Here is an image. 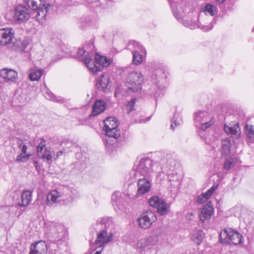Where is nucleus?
I'll use <instances>...</instances> for the list:
<instances>
[{"label": "nucleus", "instance_id": "1", "mask_svg": "<svg viewBox=\"0 0 254 254\" xmlns=\"http://www.w3.org/2000/svg\"><path fill=\"white\" fill-rule=\"evenodd\" d=\"M92 50H89L87 46L78 50L77 58L83 61L88 68L93 73L101 71L103 67H107L113 62L111 59L98 54L94 55Z\"/></svg>", "mask_w": 254, "mask_h": 254}, {"label": "nucleus", "instance_id": "2", "mask_svg": "<svg viewBox=\"0 0 254 254\" xmlns=\"http://www.w3.org/2000/svg\"><path fill=\"white\" fill-rule=\"evenodd\" d=\"M151 169L152 174L154 172L166 174L170 182L177 181L179 179L177 164L171 154H166L165 157L159 161H152Z\"/></svg>", "mask_w": 254, "mask_h": 254}, {"label": "nucleus", "instance_id": "3", "mask_svg": "<svg viewBox=\"0 0 254 254\" xmlns=\"http://www.w3.org/2000/svg\"><path fill=\"white\" fill-rule=\"evenodd\" d=\"M194 121L197 127V132L202 141L209 144L214 140V137H208L207 129L215 123L212 115L206 111H199L194 114Z\"/></svg>", "mask_w": 254, "mask_h": 254}, {"label": "nucleus", "instance_id": "4", "mask_svg": "<svg viewBox=\"0 0 254 254\" xmlns=\"http://www.w3.org/2000/svg\"><path fill=\"white\" fill-rule=\"evenodd\" d=\"M35 14L34 17L41 23L46 20L47 14L53 9V6L47 3L44 0H23Z\"/></svg>", "mask_w": 254, "mask_h": 254}, {"label": "nucleus", "instance_id": "5", "mask_svg": "<svg viewBox=\"0 0 254 254\" xmlns=\"http://www.w3.org/2000/svg\"><path fill=\"white\" fill-rule=\"evenodd\" d=\"M98 223L104 225V229L101 231L97 236L95 243L99 244L97 248V250L94 254H101L105 246L111 242L113 240V234L112 232H108L107 228L112 225V218L105 217L98 220Z\"/></svg>", "mask_w": 254, "mask_h": 254}, {"label": "nucleus", "instance_id": "6", "mask_svg": "<svg viewBox=\"0 0 254 254\" xmlns=\"http://www.w3.org/2000/svg\"><path fill=\"white\" fill-rule=\"evenodd\" d=\"M219 241L222 244L238 245L244 242V238L238 231L231 228H227L220 233Z\"/></svg>", "mask_w": 254, "mask_h": 254}, {"label": "nucleus", "instance_id": "7", "mask_svg": "<svg viewBox=\"0 0 254 254\" xmlns=\"http://www.w3.org/2000/svg\"><path fill=\"white\" fill-rule=\"evenodd\" d=\"M152 160L148 157L138 158L134 167V176L135 178L139 177L150 178L152 176L151 166Z\"/></svg>", "mask_w": 254, "mask_h": 254}, {"label": "nucleus", "instance_id": "8", "mask_svg": "<svg viewBox=\"0 0 254 254\" xmlns=\"http://www.w3.org/2000/svg\"><path fill=\"white\" fill-rule=\"evenodd\" d=\"M143 80V75L140 71L130 72L126 79L127 86L128 87L127 92L129 93L139 92Z\"/></svg>", "mask_w": 254, "mask_h": 254}, {"label": "nucleus", "instance_id": "9", "mask_svg": "<svg viewBox=\"0 0 254 254\" xmlns=\"http://www.w3.org/2000/svg\"><path fill=\"white\" fill-rule=\"evenodd\" d=\"M64 226L55 222L48 224L45 228V235L52 242L59 241L64 235Z\"/></svg>", "mask_w": 254, "mask_h": 254}, {"label": "nucleus", "instance_id": "10", "mask_svg": "<svg viewBox=\"0 0 254 254\" xmlns=\"http://www.w3.org/2000/svg\"><path fill=\"white\" fill-rule=\"evenodd\" d=\"M32 15L30 8L23 4L18 5L14 8L13 20L17 24H22L27 21Z\"/></svg>", "mask_w": 254, "mask_h": 254}, {"label": "nucleus", "instance_id": "11", "mask_svg": "<svg viewBox=\"0 0 254 254\" xmlns=\"http://www.w3.org/2000/svg\"><path fill=\"white\" fill-rule=\"evenodd\" d=\"M103 130L109 137L117 139L120 136V131L117 129L118 123L116 118L110 117L104 121Z\"/></svg>", "mask_w": 254, "mask_h": 254}, {"label": "nucleus", "instance_id": "12", "mask_svg": "<svg viewBox=\"0 0 254 254\" xmlns=\"http://www.w3.org/2000/svg\"><path fill=\"white\" fill-rule=\"evenodd\" d=\"M155 214L150 210L141 213L137 219V223L139 227L143 229L149 228L156 220Z\"/></svg>", "mask_w": 254, "mask_h": 254}, {"label": "nucleus", "instance_id": "13", "mask_svg": "<svg viewBox=\"0 0 254 254\" xmlns=\"http://www.w3.org/2000/svg\"><path fill=\"white\" fill-rule=\"evenodd\" d=\"M148 203L151 206L156 208L157 212L161 215L166 214L170 209L169 205L157 196L151 197Z\"/></svg>", "mask_w": 254, "mask_h": 254}, {"label": "nucleus", "instance_id": "14", "mask_svg": "<svg viewBox=\"0 0 254 254\" xmlns=\"http://www.w3.org/2000/svg\"><path fill=\"white\" fill-rule=\"evenodd\" d=\"M68 200V196L64 194H61L57 190L50 191L47 195L46 203L49 206H55L58 202L64 200Z\"/></svg>", "mask_w": 254, "mask_h": 254}, {"label": "nucleus", "instance_id": "15", "mask_svg": "<svg viewBox=\"0 0 254 254\" xmlns=\"http://www.w3.org/2000/svg\"><path fill=\"white\" fill-rule=\"evenodd\" d=\"M14 31L11 28L0 29V45L6 46L14 40Z\"/></svg>", "mask_w": 254, "mask_h": 254}, {"label": "nucleus", "instance_id": "16", "mask_svg": "<svg viewBox=\"0 0 254 254\" xmlns=\"http://www.w3.org/2000/svg\"><path fill=\"white\" fill-rule=\"evenodd\" d=\"M37 154L39 158L46 159L48 162H50L52 161L54 152L46 148L45 141L44 139H41L37 147Z\"/></svg>", "mask_w": 254, "mask_h": 254}, {"label": "nucleus", "instance_id": "17", "mask_svg": "<svg viewBox=\"0 0 254 254\" xmlns=\"http://www.w3.org/2000/svg\"><path fill=\"white\" fill-rule=\"evenodd\" d=\"M17 144L20 153L17 156L16 162L18 163L26 162L31 156V155L27 152V146L26 143L21 139H18Z\"/></svg>", "mask_w": 254, "mask_h": 254}, {"label": "nucleus", "instance_id": "18", "mask_svg": "<svg viewBox=\"0 0 254 254\" xmlns=\"http://www.w3.org/2000/svg\"><path fill=\"white\" fill-rule=\"evenodd\" d=\"M150 178L139 177L136 179L138 180L137 184V193L138 195H142L148 193L151 188V183L149 181Z\"/></svg>", "mask_w": 254, "mask_h": 254}, {"label": "nucleus", "instance_id": "19", "mask_svg": "<svg viewBox=\"0 0 254 254\" xmlns=\"http://www.w3.org/2000/svg\"><path fill=\"white\" fill-rule=\"evenodd\" d=\"M0 76L5 82L9 83H16L18 79L17 72L8 68H5L0 70Z\"/></svg>", "mask_w": 254, "mask_h": 254}, {"label": "nucleus", "instance_id": "20", "mask_svg": "<svg viewBox=\"0 0 254 254\" xmlns=\"http://www.w3.org/2000/svg\"><path fill=\"white\" fill-rule=\"evenodd\" d=\"M213 212L214 209L212 203L209 202L203 205L200 210L199 214L200 221L202 222L209 221Z\"/></svg>", "mask_w": 254, "mask_h": 254}, {"label": "nucleus", "instance_id": "21", "mask_svg": "<svg viewBox=\"0 0 254 254\" xmlns=\"http://www.w3.org/2000/svg\"><path fill=\"white\" fill-rule=\"evenodd\" d=\"M28 102L27 95L23 92H16L12 98V105L15 107H22Z\"/></svg>", "mask_w": 254, "mask_h": 254}, {"label": "nucleus", "instance_id": "22", "mask_svg": "<svg viewBox=\"0 0 254 254\" xmlns=\"http://www.w3.org/2000/svg\"><path fill=\"white\" fill-rule=\"evenodd\" d=\"M47 247L44 241H39L35 244H32L29 254H47Z\"/></svg>", "mask_w": 254, "mask_h": 254}, {"label": "nucleus", "instance_id": "23", "mask_svg": "<svg viewBox=\"0 0 254 254\" xmlns=\"http://www.w3.org/2000/svg\"><path fill=\"white\" fill-rule=\"evenodd\" d=\"M182 23L184 26L191 29L200 27L201 29L204 31H208L211 30L213 27V24L212 23H210L209 25L207 26L202 25L201 26L198 23H196V21H192L191 19H184L182 20Z\"/></svg>", "mask_w": 254, "mask_h": 254}, {"label": "nucleus", "instance_id": "24", "mask_svg": "<svg viewBox=\"0 0 254 254\" xmlns=\"http://www.w3.org/2000/svg\"><path fill=\"white\" fill-rule=\"evenodd\" d=\"M96 86L99 90L106 92L110 87L109 76L107 74H102L96 79Z\"/></svg>", "mask_w": 254, "mask_h": 254}, {"label": "nucleus", "instance_id": "25", "mask_svg": "<svg viewBox=\"0 0 254 254\" xmlns=\"http://www.w3.org/2000/svg\"><path fill=\"white\" fill-rule=\"evenodd\" d=\"M218 184H214L205 192L202 193L196 198V202L203 204L206 202L218 188Z\"/></svg>", "mask_w": 254, "mask_h": 254}, {"label": "nucleus", "instance_id": "26", "mask_svg": "<svg viewBox=\"0 0 254 254\" xmlns=\"http://www.w3.org/2000/svg\"><path fill=\"white\" fill-rule=\"evenodd\" d=\"M20 205H18V203L15 205H12L10 206L1 207L0 210H3L6 212H8L9 215L11 217H18L21 214L22 211L19 208Z\"/></svg>", "mask_w": 254, "mask_h": 254}, {"label": "nucleus", "instance_id": "27", "mask_svg": "<svg viewBox=\"0 0 254 254\" xmlns=\"http://www.w3.org/2000/svg\"><path fill=\"white\" fill-rule=\"evenodd\" d=\"M112 202L115 209L116 208L119 209L123 208L124 202V198L123 194L120 191H115L112 195Z\"/></svg>", "mask_w": 254, "mask_h": 254}, {"label": "nucleus", "instance_id": "28", "mask_svg": "<svg viewBox=\"0 0 254 254\" xmlns=\"http://www.w3.org/2000/svg\"><path fill=\"white\" fill-rule=\"evenodd\" d=\"M107 105L102 100H97L92 108V116H95L102 113L106 108Z\"/></svg>", "mask_w": 254, "mask_h": 254}, {"label": "nucleus", "instance_id": "29", "mask_svg": "<svg viewBox=\"0 0 254 254\" xmlns=\"http://www.w3.org/2000/svg\"><path fill=\"white\" fill-rule=\"evenodd\" d=\"M29 43V40L26 39L23 40L17 39L14 42V40L11 43L13 45V48L19 52H23Z\"/></svg>", "mask_w": 254, "mask_h": 254}, {"label": "nucleus", "instance_id": "30", "mask_svg": "<svg viewBox=\"0 0 254 254\" xmlns=\"http://www.w3.org/2000/svg\"><path fill=\"white\" fill-rule=\"evenodd\" d=\"M32 200V192L25 190L21 194V201L18 202V205L27 206L30 204Z\"/></svg>", "mask_w": 254, "mask_h": 254}, {"label": "nucleus", "instance_id": "31", "mask_svg": "<svg viewBox=\"0 0 254 254\" xmlns=\"http://www.w3.org/2000/svg\"><path fill=\"white\" fill-rule=\"evenodd\" d=\"M224 129L226 133L231 134L234 137H238L240 134V128L238 124L233 127L225 125Z\"/></svg>", "mask_w": 254, "mask_h": 254}, {"label": "nucleus", "instance_id": "32", "mask_svg": "<svg viewBox=\"0 0 254 254\" xmlns=\"http://www.w3.org/2000/svg\"><path fill=\"white\" fill-rule=\"evenodd\" d=\"M44 95L45 98L49 100L55 102L63 103L64 99L60 96H55L49 89L45 88L43 91Z\"/></svg>", "mask_w": 254, "mask_h": 254}, {"label": "nucleus", "instance_id": "33", "mask_svg": "<svg viewBox=\"0 0 254 254\" xmlns=\"http://www.w3.org/2000/svg\"><path fill=\"white\" fill-rule=\"evenodd\" d=\"M43 73V69L35 67L30 69L29 77L31 81H36L40 78Z\"/></svg>", "mask_w": 254, "mask_h": 254}, {"label": "nucleus", "instance_id": "34", "mask_svg": "<svg viewBox=\"0 0 254 254\" xmlns=\"http://www.w3.org/2000/svg\"><path fill=\"white\" fill-rule=\"evenodd\" d=\"M231 143L229 139H225L222 141L221 151L222 156L227 157L230 153Z\"/></svg>", "mask_w": 254, "mask_h": 254}, {"label": "nucleus", "instance_id": "35", "mask_svg": "<svg viewBox=\"0 0 254 254\" xmlns=\"http://www.w3.org/2000/svg\"><path fill=\"white\" fill-rule=\"evenodd\" d=\"M94 21L90 16L82 17L79 20V26L82 29L86 28L93 24Z\"/></svg>", "mask_w": 254, "mask_h": 254}, {"label": "nucleus", "instance_id": "36", "mask_svg": "<svg viewBox=\"0 0 254 254\" xmlns=\"http://www.w3.org/2000/svg\"><path fill=\"white\" fill-rule=\"evenodd\" d=\"M204 238V233L201 230H196L191 236L192 240L197 245H200Z\"/></svg>", "mask_w": 254, "mask_h": 254}, {"label": "nucleus", "instance_id": "37", "mask_svg": "<svg viewBox=\"0 0 254 254\" xmlns=\"http://www.w3.org/2000/svg\"><path fill=\"white\" fill-rule=\"evenodd\" d=\"M203 11L206 14H209L213 16L217 12V8L212 4L207 3L204 6Z\"/></svg>", "mask_w": 254, "mask_h": 254}, {"label": "nucleus", "instance_id": "38", "mask_svg": "<svg viewBox=\"0 0 254 254\" xmlns=\"http://www.w3.org/2000/svg\"><path fill=\"white\" fill-rule=\"evenodd\" d=\"M182 122V116L178 112H175L174 117L171 121V127L173 129L179 126Z\"/></svg>", "mask_w": 254, "mask_h": 254}, {"label": "nucleus", "instance_id": "39", "mask_svg": "<svg viewBox=\"0 0 254 254\" xmlns=\"http://www.w3.org/2000/svg\"><path fill=\"white\" fill-rule=\"evenodd\" d=\"M238 159L236 158L229 157L226 159L224 164V168L226 170H229L234 166L237 163Z\"/></svg>", "mask_w": 254, "mask_h": 254}, {"label": "nucleus", "instance_id": "40", "mask_svg": "<svg viewBox=\"0 0 254 254\" xmlns=\"http://www.w3.org/2000/svg\"><path fill=\"white\" fill-rule=\"evenodd\" d=\"M132 63L134 64L138 65L141 64L143 61V56L140 53L137 51H134L132 52Z\"/></svg>", "mask_w": 254, "mask_h": 254}, {"label": "nucleus", "instance_id": "41", "mask_svg": "<svg viewBox=\"0 0 254 254\" xmlns=\"http://www.w3.org/2000/svg\"><path fill=\"white\" fill-rule=\"evenodd\" d=\"M246 133L247 136L254 141V127L251 125H247L246 126Z\"/></svg>", "mask_w": 254, "mask_h": 254}, {"label": "nucleus", "instance_id": "42", "mask_svg": "<svg viewBox=\"0 0 254 254\" xmlns=\"http://www.w3.org/2000/svg\"><path fill=\"white\" fill-rule=\"evenodd\" d=\"M145 239L148 246H155L159 241L158 237L156 235L150 236L146 237Z\"/></svg>", "mask_w": 254, "mask_h": 254}, {"label": "nucleus", "instance_id": "43", "mask_svg": "<svg viewBox=\"0 0 254 254\" xmlns=\"http://www.w3.org/2000/svg\"><path fill=\"white\" fill-rule=\"evenodd\" d=\"M148 246L146 239L143 238L139 240L136 244V247L139 249H144Z\"/></svg>", "mask_w": 254, "mask_h": 254}, {"label": "nucleus", "instance_id": "44", "mask_svg": "<svg viewBox=\"0 0 254 254\" xmlns=\"http://www.w3.org/2000/svg\"><path fill=\"white\" fill-rule=\"evenodd\" d=\"M136 99L132 98L130 101H129L127 105V108L128 110V113H130L133 110V107L135 103Z\"/></svg>", "mask_w": 254, "mask_h": 254}, {"label": "nucleus", "instance_id": "45", "mask_svg": "<svg viewBox=\"0 0 254 254\" xmlns=\"http://www.w3.org/2000/svg\"><path fill=\"white\" fill-rule=\"evenodd\" d=\"M44 201V198L42 195L38 194L37 196V198L35 201L34 202V204L37 206H40L43 205Z\"/></svg>", "mask_w": 254, "mask_h": 254}, {"label": "nucleus", "instance_id": "46", "mask_svg": "<svg viewBox=\"0 0 254 254\" xmlns=\"http://www.w3.org/2000/svg\"><path fill=\"white\" fill-rule=\"evenodd\" d=\"M64 149L70 148L72 145V142L68 139H65L61 144Z\"/></svg>", "mask_w": 254, "mask_h": 254}, {"label": "nucleus", "instance_id": "47", "mask_svg": "<svg viewBox=\"0 0 254 254\" xmlns=\"http://www.w3.org/2000/svg\"><path fill=\"white\" fill-rule=\"evenodd\" d=\"M132 44L133 46L138 48V49H140L142 53L145 52L144 48L142 46H140L138 42L133 41L132 42Z\"/></svg>", "mask_w": 254, "mask_h": 254}, {"label": "nucleus", "instance_id": "48", "mask_svg": "<svg viewBox=\"0 0 254 254\" xmlns=\"http://www.w3.org/2000/svg\"><path fill=\"white\" fill-rule=\"evenodd\" d=\"M65 151L64 149L63 150H61L57 152L55 159H58L60 156L63 155L65 153Z\"/></svg>", "mask_w": 254, "mask_h": 254}, {"label": "nucleus", "instance_id": "49", "mask_svg": "<svg viewBox=\"0 0 254 254\" xmlns=\"http://www.w3.org/2000/svg\"><path fill=\"white\" fill-rule=\"evenodd\" d=\"M172 0H168L169 2H170V4H171V7L172 9V11L173 12V13H174V16L176 17V18L179 20V18H178V14L177 13V12L175 11V7H173V5H172V4L171 3V1H172Z\"/></svg>", "mask_w": 254, "mask_h": 254}, {"label": "nucleus", "instance_id": "50", "mask_svg": "<svg viewBox=\"0 0 254 254\" xmlns=\"http://www.w3.org/2000/svg\"><path fill=\"white\" fill-rule=\"evenodd\" d=\"M193 214L192 212H189L186 214V218L189 220H191L193 217Z\"/></svg>", "mask_w": 254, "mask_h": 254}, {"label": "nucleus", "instance_id": "51", "mask_svg": "<svg viewBox=\"0 0 254 254\" xmlns=\"http://www.w3.org/2000/svg\"><path fill=\"white\" fill-rule=\"evenodd\" d=\"M226 0H216L217 3L219 5L221 8V5Z\"/></svg>", "mask_w": 254, "mask_h": 254}, {"label": "nucleus", "instance_id": "52", "mask_svg": "<svg viewBox=\"0 0 254 254\" xmlns=\"http://www.w3.org/2000/svg\"><path fill=\"white\" fill-rule=\"evenodd\" d=\"M149 119H150V117H149V118H148L146 120V121L145 122L149 121Z\"/></svg>", "mask_w": 254, "mask_h": 254}, {"label": "nucleus", "instance_id": "53", "mask_svg": "<svg viewBox=\"0 0 254 254\" xmlns=\"http://www.w3.org/2000/svg\"><path fill=\"white\" fill-rule=\"evenodd\" d=\"M89 46H90V47H91V46H92V47H93V45H91V44H90Z\"/></svg>", "mask_w": 254, "mask_h": 254}, {"label": "nucleus", "instance_id": "54", "mask_svg": "<svg viewBox=\"0 0 254 254\" xmlns=\"http://www.w3.org/2000/svg\"><path fill=\"white\" fill-rule=\"evenodd\" d=\"M154 96H155V97H157V95H156V94H155V95H154Z\"/></svg>", "mask_w": 254, "mask_h": 254}, {"label": "nucleus", "instance_id": "55", "mask_svg": "<svg viewBox=\"0 0 254 254\" xmlns=\"http://www.w3.org/2000/svg\"><path fill=\"white\" fill-rule=\"evenodd\" d=\"M253 30L254 31V28H253Z\"/></svg>", "mask_w": 254, "mask_h": 254}]
</instances>
